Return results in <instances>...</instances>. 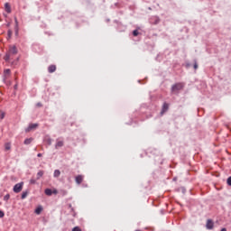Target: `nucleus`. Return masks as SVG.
<instances>
[{
  "label": "nucleus",
  "mask_w": 231,
  "mask_h": 231,
  "mask_svg": "<svg viewBox=\"0 0 231 231\" xmlns=\"http://www.w3.org/2000/svg\"><path fill=\"white\" fill-rule=\"evenodd\" d=\"M18 52L19 51L17 50V47L15 45H11L9 47V51L4 57V60H5V62H10V60L12 59V57H14V55H17Z\"/></svg>",
  "instance_id": "nucleus-1"
},
{
  "label": "nucleus",
  "mask_w": 231,
  "mask_h": 231,
  "mask_svg": "<svg viewBox=\"0 0 231 231\" xmlns=\"http://www.w3.org/2000/svg\"><path fill=\"white\" fill-rule=\"evenodd\" d=\"M183 89V83H176L171 87L172 93H178V91H181Z\"/></svg>",
  "instance_id": "nucleus-2"
},
{
  "label": "nucleus",
  "mask_w": 231,
  "mask_h": 231,
  "mask_svg": "<svg viewBox=\"0 0 231 231\" xmlns=\"http://www.w3.org/2000/svg\"><path fill=\"white\" fill-rule=\"evenodd\" d=\"M23 185H24V182H20L15 184L13 189L14 192H15V194H19V192L23 190Z\"/></svg>",
  "instance_id": "nucleus-3"
},
{
  "label": "nucleus",
  "mask_w": 231,
  "mask_h": 231,
  "mask_svg": "<svg viewBox=\"0 0 231 231\" xmlns=\"http://www.w3.org/2000/svg\"><path fill=\"white\" fill-rule=\"evenodd\" d=\"M39 127V125L37 124H31L29 126L25 129V133H30V131H32V129H37Z\"/></svg>",
  "instance_id": "nucleus-4"
},
{
  "label": "nucleus",
  "mask_w": 231,
  "mask_h": 231,
  "mask_svg": "<svg viewBox=\"0 0 231 231\" xmlns=\"http://www.w3.org/2000/svg\"><path fill=\"white\" fill-rule=\"evenodd\" d=\"M75 181L77 185H80L84 181V176L83 175H78L75 177Z\"/></svg>",
  "instance_id": "nucleus-5"
},
{
  "label": "nucleus",
  "mask_w": 231,
  "mask_h": 231,
  "mask_svg": "<svg viewBox=\"0 0 231 231\" xmlns=\"http://www.w3.org/2000/svg\"><path fill=\"white\" fill-rule=\"evenodd\" d=\"M206 228H208V230H212V228H214V222L210 219H208Z\"/></svg>",
  "instance_id": "nucleus-6"
},
{
  "label": "nucleus",
  "mask_w": 231,
  "mask_h": 231,
  "mask_svg": "<svg viewBox=\"0 0 231 231\" xmlns=\"http://www.w3.org/2000/svg\"><path fill=\"white\" fill-rule=\"evenodd\" d=\"M60 147H64V141H60L59 139L56 140L55 149H60Z\"/></svg>",
  "instance_id": "nucleus-7"
},
{
  "label": "nucleus",
  "mask_w": 231,
  "mask_h": 231,
  "mask_svg": "<svg viewBox=\"0 0 231 231\" xmlns=\"http://www.w3.org/2000/svg\"><path fill=\"white\" fill-rule=\"evenodd\" d=\"M48 71H49V73H55V71H57V66H55V65L49 66Z\"/></svg>",
  "instance_id": "nucleus-8"
},
{
  "label": "nucleus",
  "mask_w": 231,
  "mask_h": 231,
  "mask_svg": "<svg viewBox=\"0 0 231 231\" xmlns=\"http://www.w3.org/2000/svg\"><path fill=\"white\" fill-rule=\"evenodd\" d=\"M167 111H169V104L164 103L161 114L163 115V113H167Z\"/></svg>",
  "instance_id": "nucleus-9"
},
{
  "label": "nucleus",
  "mask_w": 231,
  "mask_h": 231,
  "mask_svg": "<svg viewBox=\"0 0 231 231\" xmlns=\"http://www.w3.org/2000/svg\"><path fill=\"white\" fill-rule=\"evenodd\" d=\"M5 12H7V14H12V8L10 7V4L6 3L5 5Z\"/></svg>",
  "instance_id": "nucleus-10"
},
{
  "label": "nucleus",
  "mask_w": 231,
  "mask_h": 231,
  "mask_svg": "<svg viewBox=\"0 0 231 231\" xmlns=\"http://www.w3.org/2000/svg\"><path fill=\"white\" fill-rule=\"evenodd\" d=\"M32 142H33V138H27L24 140L23 143H24V145H30V143H32Z\"/></svg>",
  "instance_id": "nucleus-11"
},
{
  "label": "nucleus",
  "mask_w": 231,
  "mask_h": 231,
  "mask_svg": "<svg viewBox=\"0 0 231 231\" xmlns=\"http://www.w3.org/2000/svg\"><path fill=\"white\" fill-rule=\"evenodd\" d=\"M42 176H44V171H39L37 173L36 180H41V178H42Z\"/></svg>",
  "instance_id": "nucleus-12"
},
{
  "label": "nucleus",
  "mask_w": 231,
  "mask_h": 231,
  "mask_svg": "<svg viewBox=\"0 0 231 231\" xmlns=\"http://www.w3.org/2000/svg\"><path fill=\"white\" fill-rule=\"evenodd\" d=\"M10 149H12V143H5V151H10Z\"/></svg>",
  "instance_id": "nucleus-13"
},
{
  "label": "nucleus",
  "mask_w": 231,
  "mask_h": 231,
  "mask_svg": "<svg viewBox=\"0 0 231 231\" xmlns=\"http://www.w3.org/2000/svg\"><path fill=\"white\" fill-rule=\"evenodd\" d=\"M53 176H54V178H59V176H60V171L55 170Z\"/></svg>",
  "instance_id": "nucleus-14"
},
{
  "label": "nucleus",
  "mask_w": 231,
  "mask_h": 231,
  "mask_svg": "<svg viewBox=\"0 0 231 231\" xmlns=\"http://www.w3.org/2000/svg\"><path fill=\"white\" fill-rule=\"evenodd\" d=\"M45 194H46V196H51V194H53V192L51 189H45Z\"/></svg>",
  "instance_id": "nucleus-15"
},
{
  "label": "nucleus",
  "mask_w": 231,
  "mask_h": 231,
  "mask_svg": "<svg viewBox=\"0 0 231 231\" xmlns=\"http://www.w3.org/2000/svg\"><path fill=\"white\" fill-rule=\"evenodd\" d=\"M42 212V207H38L36 209H35V214L39 215Z\"/></svg>",
  "instance_id": "nucleus-16"
},
{
  "label": "nucleus",
  "mask_w": 231,
  "mask_h": 231,
  "mask_svg": "<svg viewBox=\"0 0 231 231\" xmlns=\"http://www.w3.org/2000/svg\"><path fill=\"white\" fill-rule=\"evenodd\" d=\"M27 196H28V191H23V193H22V199H25V198H27Z\"/></svg>",
  "instance_id": "nucleus-17"
},
{
  "label": "nucleus",
  "mask_w": 231,
  "mask_h": 231,
  "mask_svg": "<svg viewBox=\"0 0 231 231\" xmlns=\"http://www.w3.org/2000/svg\"><path fill=\"white\" fill-rule=\"evenodd\" d=\"M45 142H46V143H48V145H51V138L47 137V138L45 139Z\"/></svg>",
  "instance_id": "nucleus-18"
},
{
  "label": "nucleus",
  "mask_w": 231,
  "mask_h": 231,
  "mask_svg": "<svg viewBox=\"0 0 231 231\" xmlns=\"http://www.w3.org/2000/svg\"><path fill=\"white\" fill-rule=\"evenodd\" d=\"M139 32H138V30H134V32H133V36L134 37H138V35H139Z\"/></svg>",
  "instance_id": "nucleus-19"
},
{
  "label": "nucleus",
  "mask_w": 231,
  "mask_h": 231,
  "mask_svg": "<svg viewBox=\"0 0 231 231\" xmlns=\"http://www.w3.org/2000/svg\"><path fill=\"white\" fill-rule=\"evenodd\" d=\"M30 183H31V185H35V184L37 183V180H35V179H31V180H30Z\"/></svg>",
  "instance_id": "nucleus-20"
},
{
  "label": "nucleus",
  "mask_w": 231,
  "mask_h": 231,
  "mask_svg": "<svg viewBox=\"0 0 231 231\" xmlns=\"http://www.w3.org/2000/svg\"><path fill=\"white\" fill-rule=\"evenodd\" d=\"M8 199H10V194H6V195L4 197V201H8Z\"/></svg>",
  "instance_id": "nucleus-21"
},
{
  "label": "nucleus",
  "mask_w": 231,
  "mask_h": 231,
  "mask_svg": "<svg viewBox=\"0 0 231 231\" xmlns=\"http://www.w3.org/2000/svg\"><path fill=\"white\" fill-rule=\"evenodd\" d=\"M5 75H10V69H7L4 71Z\"/></svg>",
  "instance_id": "nucleus-22"
},
{
  "label": "nucleus",
  "mask_w": 231,
  "mask_h": 231,
  "mask_svg": "<svg viewBox=\"0 0 231 231\" xmlns=\"http://www.w3.org/2000/svg\"><path fill=\"white\" fill-rule=\"evenodd\" d=\"M226 183L231 187V176L227 179Z\"/></svg>",
  "instance_id": "nucleus-23"
},
{
  "label": "nucleus",
  "mask_w": 231,
  "mask_h": 231,
  "mask_svg": "<svg viewBox=\"0 0 231 231\" xmlns=\"http://www.w3.org/2000/svg\"><path fill=\"white\" fill-rule=\"evenodd\" d=\"M72 231H82V229H80V227L79 226H75Z\"/></svg>",
  "instance_id": "nucleus-24"
},
{
  "label": "nucleus",
  "mask_w": 231,
  "mask_h": 231,
  "mask_svg": "<svg viewBox=\"0 0 231 231\" xmlns=\"http://www.w3.org/2000/svg\"><path fill=\"white\" fill-rule=\"evenodd\" d=\"M0 217H5V212L3 210H0Z\"/></svg>",
  "instance_id": "nucleus-25"
},
{
  "label": "nucleus",
  "mask_w": 231,
  "mask_h": 231,
  "mask_svg": "<svg viewBox=\"0 0 231 231\" xmlns=\"http://www.w3.org/2000/svg\"><path fill=\"white\" fill-rule=\"evenodd\" d=\"M7 35H8L9 38L12 37V31L9 30V31L7 32Z\"/></svg>",
  "instance_id": "nucleus-26"
},
{
  "label": "nucleus",
  "mask_w": 231,
  "mask_h": 231,
  "mask_svg": "<svg viewBox=\"0 0 231 231\" xmlns=\"http://www.w3.org/2000/svg\"><path fill=\"white\" fill-rule=\"evenodd\" d=\"M52 194H59V190H57L56 189H54L52 190Z\"/></svg>",
  "instance_id": "nucleus-27"
},
{
  "label": "nucleus",
  "mask_w": 231,
  "mask_h": 231,
  "mask_svg": "<svg viewBox=\"0 0 231 231\" xmlns=\"http://www.w3.org/2000/svg\"><path fill=\"white\" fill-rule=\"evenodd\" d=\"M194 69H198V63H194V66H193Z\"/></svg>",
  "instance_id": "nucleus-28"
},
{
  "label": "nucleus",
  "mask_w": 231,
  "mask_h": 231,
  "mask_svg": "<svg viewBox=\"0 0 231 231\" xmlns=\"http://www.w3.org/2000/svg\"><path fill=\"white\" fill-rule=\"evenodd\" d=\"M1 120H3V118H5V113H2L0 116Z\"/></svg>",
  "instance_id": "nucleus-29"
},
{
  "label": "nucleus",
  "mask_w": 231,
  "mask_h": 231,
  "mask_svg": "<svg viewBox=\"0 0 231 231\" xmlns=\"http://www.w3.org/2000/svg\"><path fill=\"white\" fill-rule=\"evenodd\" d=\"M37 106H38V107H42V104L37 103Z\"/></svg>",
  "instance_id": "nucleus-30"
},
{
  "label": "nucleus",
  "mask_w": 231,
  "mask_h": 231,
  "mask_svg": "<svg viewBox=\"0 0 231 231\" xmlns=\"http://www.w3.org/2000/svg\"><path fill=\"white\" fill-rule=\"evenodd\" d=\"M37 156H38V158H42V153H38Z\"/></svg>",
  "instance_id": "nucleus-31"
},
{
  "label": "nucleus",
  "mask_w": 231,
  "mask_h": 231,
  "mask_svg": "<svg viewBox=\"0 0 231 231\" xmlns=\"http://www.w3.org/2000/svg\"><path fill=\"white\" fill-rule=\"evenodd\" d=\"M15 24H16V26L19 25V22H17V18H15Z\"/></svg>",
  "instance_id": "nucleus-32"
},
{
  "label": "nucleus",
  "mask_w": 231,
  "mask_h": 231,
  "mask_svg": "<svg viewBox=\"0 0 231 231\" xmlns=\"http://www.w3.org/2000/svg\"><path fill=\"white\" fill-rule=\"evenodd\" d=\"M15 35H19V31L18 30L15 31Z\"/></svg>",
  "instance_id": "nucleus-33"
},
{
  "label": "nucleus",
  "mask_w": 231,
  "mask_h": 231,
  "mask_svg": "<svg viewBox=\"0 0 231 231\" xmlns=\"http://www.w3.org/2000/svg\"><path fill=\"white\" fill-rule=\"evenodd\" d=\"M221 231H226V228H222Z\"/></svg>",
  "instance_id": "nucleus-34"
},
{
  "label": "nucleus",
  "mask_w": 231,
  "mask_h": 231,
  "mask_svg": "<svg viewBox=\"0 0 231 231\" xmlns=\"http://www.w3.org/2000/svg\"><path fill=\"white\" fill-rule=\"evenodd\" d=\"M14 89H17V85L14 86Z\"/></svg>",
  "instance_id": "nucleus-35"
},
{
  "label": "nucleus",
  "mask_w": 231,
  "mask_h": 231,
  "mask_svg": "<svg viewBox=\"0 0 231 231\" xmlns=\"http://www.w3.org/2000/svg\"><path fill=\"white\" fill-rule=\"evenodd\" d=\"M63 194H68V192L67 191H63Z\"/></svg>",
  "instance_id": "nucleus-36"
}]
</instances>
